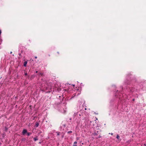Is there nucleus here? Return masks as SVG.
Returning a JSON list of instances; mask_svg holds the SVG:
<instances>
[{
    "instance_id": "f257e3e1",
    "label": "nucleus",
    "mask_w": 146,
    "mask_h": 146,
    "mask_svg": "<svg viewBox=\"0 0 146 146\" xmlns=\"http://www.w3.org/2000/svg\"><path fill=\"white\" fill-rule=\"evenodd\" d=\"M79 115L80 116H83L84 118H85V116L86 115L87 113L85 111H84V109L82 108V110H80L79 112Z\"/></svg>"
},
{
    "instance_id": "f03ea898",
    "label": "nucleus",
    "mask_w": 146,
    "mask_h": 146,
    "mask_svg": "<svg viewBox=\"0 0 146 146\" xmlns=\"http://www.w3.org/2000/svg\"><path fill=\"white\" fill-rule=\"evenodd\" d=\"M66 105L65 104H63L62 105L60 110L63 113H64L66 112Z\"/></svg>"
},
{
    "instance_id": "7ed1b4c3",
    "label": "nucleus",
    "mask_w": 146,
    "mask_h": 146,
    "mask_svg": "<svg viewBox=\"0 0 146 146\" xmlns=\"http://www.w3.org/2000/svg\"><path fill=\"white\" fill-rule=\"evenodd\" d=\"M27 132V131L26 129H24L22 131V133L23 135H24Z\"/></svg>"
},
{
    "instance_id": "20e7f679",
    "label": "nucleus",
    "mask_w": 146,
    "mask_h": 146,
    "mask_svg": "<svg viewBox=\"0 0 146 146\" xmlns=\"http://www.w3.org/2000/svg\"><path fill=\"white\" fill-rule=\"evenodd\" d=\"M27 61H25L24 63V66L25 67L26 66L27 64Z\"/></svg>"
},
{
    "instance_id": "39448f33",
    "label": "nucleus",
    "mask_w": 146,
    "mask_h": 146,
    "mask_svg": "<svg viewBox=\"0 0 146 146\" xmlns=\"http://www.w3.org/2000/svg\"><path fill=\"white\" fill-rule=\"evenodd\" d=\"M77 143V142L75 141L74 143V144L73 145V146H77V145H76Z\"/></svg>"
},
{
    "instance_id": "423d86ee",
    "label": "nucleus",
    "mask_w": 146,
    "mask_h": 146,
    "mask_svg": "<svg viewBox=\"0 0 146 146\" xmlns=\"http://www.w3.org/2000/svg\"><path fill=\"white\" fill-rule=\"evenodd\" d=\"M39 125V123H38L36 122V123L35 127H37Z\"/></svg>"
},
{
    "instance_id": "0eeeda50",
    "label": "nucleus",
    "mask_w": 146,
    "mask_h": 146,
    "mask_svg": "<svg viewBox=\"0 0 146 146\" xmlns=\"http://www.w3.org/2000/svg\"><path fill=\"white\" fill-rule=\"evenodd\" d=\"M27 133L28 136H29L31 134V133L30 132H27Z\"/></svg>"
},
{
    "instance_id": "6e6552de",
    "label": "nucleus",
    "mask_w": 146,
    "mask_h": 146,
    "mask_svg": "<svg viewBox=\"0 0 146 146\" xmlns=\"http://www.w3.org/2000/svg\"><path fill=\"white\" fill-rule=\"evenodd\" d=\"M34 140L35 141H36V140H38V139L37 138V137H34Z\"/></svg>"
},
{
    "instance_id": "1a4fd4ad",
    "label": "nucleus",
    "mask_w": 146,
    "mask_h": 146,
    "mask_svg": "<svg viewBox=\"0 0 146 146\" xmlns=\"http://www.w3.org/2000/svg\"><path fill=\"white\" fill-rule=\"evenodd\" d=\"M116 138H117V139H119V136L118 135H117Z\"/></svg>"
},
{
    "instance_id": "9d476101",
    "label": "nucleus",
    "mask_w": 146,
    "mask_h": 146,
    "mask_svg": "<svg viewBox=\"0 0 146 146\" xmlns=\"http://www.w3.org/2000/svg\"><path fill=\"white\" fill-rule=\"evenodd\" d=\"M56 133H57V135H60V133L59 132H57Z\"/></svg>"
},
{
    "instance_id": "9b49d317",
    "label": "nucleus",
    "mask_w": 146,
    "mask_h": 146,
    "mask_svg": "<svg viewBox=\"0 0 146 146\" xmlns=\"http://www.w3.org/2000/svg\"><path fill=\"white\" fill-rule=\"evenodd\" d=\"M19 58H21V53H19Z\"/></svg>"
},
{
    "instance_id": "f8f14e48",
    "label": "nucleus",
    "mask_w": 146,
    "mask_h": 146,
    "mask_svg": "<svg viewBox=\"0 0 146 146\" xmlns=\"http://www.w3.org/2000/svg\"><path fill=\"white\" fill-rule=\"evenodd\" d=\"M86 106H85V108H83V109H84V110H86Z\"/></svg>"
},
{
    "instance_id": "ddd939ff",
    "label": "nucleus",
    "mask_w": 146,
    "mask_h": 146,
    "mask_svg": "<svg viewBox=\"0 0 146 146\" xmlns=\"http://www.w3.org/2000/svg\"><path fill=\"white\" fill-rule=\"evenodd\" d=\"M72 133V131H68V133Z\"/></svg>"
},
{
    "instance_id": "4468645a",
    "label": "nucleus",
    "mask_w": 146,
    "mask_h": 146,
    "mask_svg": "<svg viewBox=\"0 0 146 146\" xmlns=\"http://www.w3.org/2000/svg\"><path fill=\"white\" fill-rule=\"evenodd\" d=\"M79 113V112H77V113H74V115H75V116H76V115L77 114V113Z\"/></svg>"
},
{
    "instance_id": "2eb2a0df",
    "label": "nucleus",
    "mask_w": 146,
    "mask_h": 146,
    "mask_svg": "<svg viewBox=\"0 0 146 146\" xmlns=\"http://www.w3.org/2000/svg\"><path fill=\"white\" fill-rule=\"evenodd\" d=\"M39 74L40 75H41V76H42L43 74L42 73H39Z\"/></svg>"
},
{
    "instance_id": "dca6fc26",
    "label": "nucleus",
    "mask_w": 146,
    "mask_h": 146,
    "mask_svg": "<svg viewBox=\"0 0 146 146\" xmlns=\"http://www.w3.org/2000/svg\"><path fill=\"white\" fill-rule=\"evenodd\" d=\"M27 73H25V75L26 76V75H27Z\"/></svg>"
},
{
    "instance_id": "f3484780",
    "label": "nucleus",
    "mask_w": 146,
    "mask_h": 146,
    "mask_svg": "<svg viewBox=\"0 0 146 146\" xmlns=\"http://www.w3.org/2000/svg\"><path fill=\"white\" fill-rule=\"evenodd\" d=\"M35 58H36V59L37 58V56H35Z\"/></svg>"
},
{
    "instance_id": "a211bd4d",
    "label": "nucleus",
    "mask_w": 146,
    "mask_h": 146,
    "mask_svg": "<svg viewBox=\"0 0 146 146\" xmlns=\"http://www.w3.org/2000/svg\"><path fill=\"white\" fill-rule=\"evenodd\" d=\"M23 52V50H21V53H22Z\"/></svg>"
},
{
    "instance_id": "6ab92c4d",
    "label": "nucleus",
    "mask_w": 146,
    "mask_h": 146,
    "mask_svg": "<svg viewBox=\"0 0 146 146\" xmlns=\"http://www.w3.org/2000/svg\"><path fill=\"white\" fill-rule=\"evenodd\" d=\"M1 31L0 30V35H1Z\"/></svg>"
},
{
    "instance_id": "aec40b11",
    "label": "nucleus",
    "mask_w": 146,
    "mask_h": 146,
    "mask_svg": "<svg viewBox=\"0 0 146 146\" xmlns=\"http://www.w3.org/2000/svg\"><path fill=\"white\" fill-rule=\"evenodd\" d=\"M36 73H37L38 72V71H36Z\"/></svg>"
},
{
    "instance_id": "412c9836",
    "label": "nucleus",
    "mask_w": 146,
    "mask_h": 146,
    "mask_svg": "<svg viewBox=\"0 0 146 146\" xmlns=\"http://www.w3.org/2000/svg\"><path fill=\"white\" fill-rule=\"evenodd\" d=\"M144 145L145 146H146V144H144Z\"/></svg>"
},
{
    "instance_id": "4be33fe9",
    "label": "nucleus",
    "mask_w": 146,
    "mask_h": 146,
    "mask_svg": "<svg viewBox=\"0 0 146 146\" xmlns=\"http://www.w3.org/2000/svg\"><path fill=\"white\" fill-rule=\"evenodd\" d=\"M12 53V52H10V53H11V54Z\"/></svg>"
},
{
    "instance_id": "5701e85b",
    "label": "nucleus",
    "mask_w": 146,
    "mask_h": 146,
    "mask_svg": "<svg viewBox=\"0 0 146 146\" xmlns=\"http://www.w3.org/2000/svg\"><path fill=\"white\" fill-rule=\"evenodd\" d=\"M96 120L98 119L97 118H96Z\"/></svg>"
},
{
    "instance_id": "b1692460",
    "label": "nucleus",
    "mask_w": 146,
    "mask_h": 146,
    "mask_svg": "<svg viewBox=\"0 0 146 146\" xmlns=\"http://www.w3.org/2000/svg\"><path fill=\"white\" fill-rule=\"evenodd\" d=\"M111 135H113V133H111Z\"/></svg>"
},
{
    "instance_id": "393cba45",
    "label": "nucleus",
    "mask_w": 146,
    "mask_h": 146,
    "mask_svg": "<svg viewBox=\"0 0 146 146\" xmlns=\"http://www.w3.org/2000/svg\"><path fill=\"white\" fill-rule=\"evenodd\" d=\"M63 136H62V137H63Z\"/></svg>"
},
{
    "instance_id": "a878e982",
    "label": "nucleus",
    "mask_w": 146,
    "mask_h": 146,
    "mask_svg": "<svg viewBox=\"0 0 146 146\" xmlns=\"http://www.w3.org/2000/svg\"><path fill=\"white\" fill-rule=\"evenodd\" d=\"M63 136H62V137H63Z\"/></svg>"
}]
</instances>
